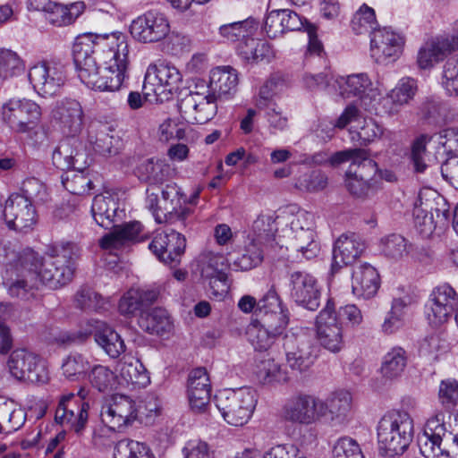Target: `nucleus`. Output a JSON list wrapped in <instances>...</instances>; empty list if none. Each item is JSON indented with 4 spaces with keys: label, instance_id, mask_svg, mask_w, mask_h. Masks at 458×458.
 Wrapping results in <instances>:
<instances>
[{
    "label": "nucleus",
    "instance_id": "3c124183",
    "mask_svg": "<svg viewBox=\"0 0 458 458\" xmlns=\"http://www.w3.org/2000/svg\"><path fill=\"white\" fill-rule=\"evenodd\" d=\"M384 255L391 259L399 260L407 256L412 245L401 234L392 233L381 240Z\"/></svg>",
    "mask_w": 458,
    "mask_h": 458
},
{
    "label": "nucleus",
    "instance_id": "cd10ccee",
    "mask_svg": "<svg viewBox=\"0 0 458 458\" xmlns=\"http://www.w3.org/2000/svg\"><path fill=\"white\" fill-rule=\"evenodd\" d=\"M380 285V277L377 269L369 265H360L354 268L352 278V293L358 297H373Z\"/></svg>",
    "mask_w": 458,
    "mask_h": 458
},
{
    "label": "nucleus",
    "instance_id": "6e6d98bb",
    "mask_svg": "<svg viewBox=\"0 0 458 458\" xmlns=\"http://www.w3.org/2000/svg\"><path fill=\"white\" fill-rule=\"evenodd\" d=\"M247 335L252 346L259 353L266 352L272 345L274 339L277 336L272 334V332L266 330V328L259 326V323H256L255 319L248 327Z\"/></svg>",
    "mask_w": 458,
    "mask_h": 458
},
{
    "label": "nucleus",
    "instance_id": "c85d7f7f",
    "mask_svg": "<svg viewBox=\"0 0 458 458\" xmlns=\"http://www.w3.org/2000/svg\"><path fill=\"white\" fill-rule=\"evenodd\" d=\"M238 74L236 70L230 66L216 67L210 72L208 88L210 95L215 98H227L233 96L237 90Z\"/></svg>",
    "mask_w": 458,
    "mask_h": 458
},
{
    "label": "nucleus",
    "instance_id": "774afa93",
    "mask_svg": "<svg viewBox=\"0 0 458 458\" xmlns=\"http://www.w3.org/2000/svg\"><path fill=\"white\" fill-rule=\"evenodd\" d=\"M442 83L450 96H458V58L444 64Z\"/></svg>",
    "mask_w": 458,
    "mask_h": 458
},
{
    "label": "nucleus",
    "instance_id": "20e7f679",
    "mask_svg": "<svg viewBox=\"0 0 458 458\" xmlns=\"http://www.w3.org/2000/svg\"><path fill=\"white\" fill-rule=\"evenodd\" d=\"M413 436V420L407 411H388L377 423L378 447L386 456L403 454L411 445Z\"/></svg>",
    "mask_w": 458,
    "mask_h": 458
},
{
    "label": "nucleus",
    "instance_id": "13d9d810",
    "mask_svg": "<svg viewBox=\"0 0 458 458\" xmlns=\"http://www.w3.org/2000/svg\"><path fill=\"white\" fill-rule=\"evenodd\" d=\"M89 381L95 389L106 393L115 385V375L107 367L96 365L89 373Z\"/></svg>",
    "mask_w": 458,
    "mask_h": 458
},
{
    "label": "nucleus",
    "instance_id": "6ab92c4d",
    "mask_svg": "<svg viewBox=\"0 0 458 458\" xmlns=\"http://www.w3.org/2000/svg\"><path fill=\"white\" fill-rule=\"evenodd\" d=\"M350 159L352 163L345 175L370 180L376 178L375 175L379 172L376 161L369 158L366 150L360 148L335 152L331 156L330 163L338 165Z\"/></svg>",
    "mask_w": 458,
    "mask_h": 458
},
{
    "label": "nucleus",
    "instance_id": "37998d69",
    "mask_svg": "<svg viewBox=\"0 0 458 458\" xmlns=\"http://www.w3.org/2000/svg\"><path fill=\"white\" fill-rule=\"evenodd\" d=\"M47 255L54 259V261L59 260L57 266H68L72 270V278L74 273V262L81 256V248L73 242H59L47 248Z\"/></svg>",
    "mask_w": 458,
    "mask_h": 458
},
{
    "label": "nucleus",
    "instance_id": "8fccbe9b",
    "mask_svg": "<svg viewBox=\"0 0 458 458\" xmlns=\"http://www.w3.org/2000/svg\"><path fill=\"white\" fill-rule=\"evenodd\" d=\"M258 28L254 20L247 19L242 21L222 25L219 31L222 37L229 41L241 42L249 36H252Z\"/></svg>",
    "mask_w": 458,
    "mask_h": 458
},
{
    "label": "nucleus",
    "instance_id": "680f3d73",
    "mask_svg": "<svg viewBox=\"0 0 458 458\" xmlns=\"http://www.w3.org/2000/svg\"><path fill=\"white\" fill-rule=\"evenodd\" d=\"M332 455L333 458H364L360 445L349 437L336 440L333 445Z\"/></svg>",
    "mask_w": 458,
    "mask_h": 458
},
{
    "label": "nucleus",
    "instance_id": "4be33fe9",
    "mask_svg": "<svg viewBox=\"0 0 458 458\" xmlns=\"http://www.w3.org/2000/svg\"><path fill=\"white\" fill-rule=\"evenodd\" d=\"M352 396L347 391L334 393L327 401L317 405V420H324L325 422L333 424L342 423L350 409Z\"/></svg>",
    "mask_w": 458,
    "mask_h": 458
},
{
    "label": "nucleus",
    "instance_id": "a19ab883",
    "mask_svg": "<svg viewBox=\"0 0 458 458\" xmlns=\"http://www.w3.org/2000/svg\"><path fill=\"white\" fill-rule=\"evenodd\" d=\"M170 167L160 160L144 159L135 169L138 178L150 185L163 183L169 174Z\"/></svg>",
    "mask_w": 458,
    "mask_h": 458
},
{
    "label": "nucleus",
    "instance_id": "4468645a",
    "mask_svg": "<svg viewBox=\"0 0 458 458\" xmlns=\"http://www.w3.org/2000/svg\"><path fill=\"white\" fill-rule=\"evenodd\" d=\"M170 30L165 16L149 11L133 20L130 26L131 36L140 42L153 43L165 38Z\"/></svg>",
    "mask_w": 458,
    "mask_h": 458
},
{
    "label": "nucleus",
    "instance_id": "c03bdc74",
    "mask_svg": "<svg viewBox=\"0 0 458 458\" xmlns=\"http://www.w3.org/2000/svg\"><path fill=\"white\" fill-rule=\"evenodd\" d=\"M431 139L428 134H421L411 144L410 160L416 173L423 174L432 166L433 159L427 151V145Z\"/></svg>",
    "mask_w": 458,
    "mask_h": 458
},
{
    "label": "nucleus",
    "instance_id": "412c9836",
    "mask_svg": "<svg viewBox=\"0 0 458 458\" xmlns=\"http://www.w3.org/2000/svg\"><path fill=\"white\" fill-rule=\"evenodd\" d=\"M403 44V38L386 28L374 30L370 40L371 55L378 63L394 59L400 55Z\"/></svg>",
    "mask_w": 458,
    "mask_h": 458
},
{
    "label": "nucleus",
    "instance_id": "5701e85b",
    "mask_svg": "<svg viewBox=\"0 0 458 458\" xmlns=\"http://www.w3.org/2000/svg\"><path fill=\"white\" fill-rule=\"evenodd\" d=\"M143 225L138 221L114 225L113 231L99 240V246L104 250H118L128 242H142Z\"/></svg>",
    "mask_w": 458,
    "mask_h": 458
},
{
    "label": "nucleus",
    "instance_id": "b1692460",
    "mask_svg": "<svg viewBox=\"0 0 458 458\" xmlns=\"http://www.w3.org/2000/svg\"><path fill=\"white\" fill-rule=\"evenodd\" d=\"M199 266L202 278L209 280L210 286L215 288L221 284V291H225L228 285L226 270L228 264L224 256L213 252H204L199 258Z\"/></svg>",
    "mask_w": 458,
    "mask_h": 458
},
{
    "label": "nucleus",
    "instance_id": "864d4df0",
    "mask_svg": "<svg viewBox=\"0 0 458 458\" xmlns=\"http://www.w3.org/2000/svg\"><path fill=\"white\" fill-rule=\"evenodd\" d=\"M118 366L121 377L128 384L144 386L148 382L147 371L140 360H124L121 361Z\"/></svg>",
    "mask_w": 458,
    "mask_h": 458
},
{
    "label": "nucleus",
    "instance_id": "6e6552de",
    "mask_svg": "<svg viewBox=\"0 0 458 458\" xmlns=\"http://www.w3.org/2000/svg\"><path fill=\"white\" fill-rule=\"evenodd\" d=\"M255 316L256 323L277 336L283 334L289 321L287 310L282 307L281 300L273 287L258 301Z\"/></svg>",
    "mask_w": 458,
    "mask_h": 458
},
{
    "label": "nucleus",
    "instance_id": "e433bc0d",
    "mask_svg": "<svg viewBox=\"0 0 458 458\" xmlns=\"http://www.w3.org/2000/svg\"><path fill=\"white\" fill-rule=\"evenodd\" d=\"M119 204L117 199L108 192L98 194L94 197L91 212L92 216L102 227L108 228L117 216Z\"/></svg>",
    "mask_w": 458,
    "mask_h": 458
},
{
    "label": "nucleus",
    "instance_id": "c756f323",
    "mask_svg": "<svg viewBox=\"0 0 458 458\" xmlns=\"http://www.w3.org/2000/svg\"><path fill=\"white\" fill-rule=\"evenodd\" d=\"M286 420L300 424H311L315 419V396L300 394L292 398L284 408Z\"/></svg>",
    "mask_w": 458,
    "mask_h": 458
},
{
    "label": "nucleus",
    "instance_id": "5fc2aeb1",
    "mask_svg": "<svg viewBox=\"0 0 458 458\" xmlns=\"http://www.w3.org/2000/svg\"><path fill=\"white\" fill-rule=\"evenodd\" d=\"M23 71V62L14 51L0 48V77L11 78L21 74Z\"/></svg>",
    "mask_w": 458,
    "mask_h": 458
},
{
    "label": "nucleus",
    "instance_id": "69168bd1",
    "mask_svg": "<svg viewBox=\"0 0 458 458\" xmlns=\"http://www.w3.org/2000/svg\"><path fill=\"white\" fill-rule=\"evenodd\" d=\"M123 147V141L120 137L101 133L95 142V150L104 157H113L117 155Z\"/></svg>",
    "mask_w": 458,
    "mask_h": 458
},
{
    "label": "nucleus",
    "instance_id": "2f4dec72",
    "mask_svg": "<svg viewBox=\"0 0 458 458\" xmlns=\"http://www.w3.org/2000/svg\"><path fill=\"white\" fill-rule=\"evenodd\" d=\"M264 225L263 220H258L254 223L253 229L257 239L247 245L242 254L233 261V265L242 271L250 270L261 264L263 260V251L256 242L270 241L273 238L272 233H263L260 232V225Z\"/></svg>",
    "mask_w": 458,
    "mask_h": 458
},
{
    "label": "nucleus",
    "instance_id": "0e129e2a",
    "mask_svg": "<svg viewBox=\"0 0 458 458\" xmlns=\"http://www.w3.org/2000/svg\"><path fill=\"white\" fill-rule=\"evenodd\" d=\"M75 301L78 308L89 311H98L103 304L101 296L89 287L81 288L75 295Z\"/></svg>",
    "mask_w": 458,
    "mask_h": 458
},
{
    "label": "nucleus",
    "instance_id": "052dcab7",
    "mask_svg": "<svg viewBox=\"0 0 458 458\" xmlns=\"http://www.w3.org/2000/svg\"><path fill=\"white\" fill-rule=\"evenodd\" d=\"M135 410L136 420L148 423L155 417L159 415L161 405L157 397L148 395L144 400L139 401L138 403L135 401Z\"/></svg>",
    "mask_w": 458,
    "mask_h": 458
},
{
    "label": "nucleus",
    "instance_id": "dca6fc26",
    "mask_svg": "<svg viewBox=\"0 0 458 458\" xmlns=\"http://www.w3.org/2000/svg\"><path fill=\"white\" fill-rule=\"evenodd\" d=\"M11 375L20 381L44 383L47 377L37 356L24 349L15 350L7 361Z\"/></svg>",
    "mask_w": 458,
    "mask_h": 458
},
{
    "label": "nucleus",
    "instance_id": "c9c22d12",
    "mask_svg": "<svg viewBox=\"0 0 458 458\" xmlns=\"http://www.w3.org/2000/svg\"><path fill=\"white\" fill-rule=\"evenodd\" d=\"M93 335L96 343L110 358L116 359L124 352L125 344L123 340L105 322H96Z\"/></svg>",
    "mask_w": 458,
    "mask_h": 458
},
{
    "label": "nucleus",
    "instance_id": "2eb2a0df",
    "mask_svg": "<svg viewBox=\"0 0 458 458\" xmlns=\"http://www.w3.org/2000/svg\"><path fill=\"white\" fill-rule=\"evenodd\" d=\"M53 121L66 136L77 137L84 124V111L79 101L64 98L55 102L51 111Z\"/></svg>",
    "mask_w": 458,
    "mask_h": 458
},
{
    "label": "nucleus",
    "instance_id": "39448f33",
    "mask_svg": "<svg viewBox=\"0 0 458 458\" xmlns=\"http://www.w3.org/2000/svg\"><path fill=\"white\" fill-rule=\"evenodd\" d=\"M215 400L224 420L232 426L242 427L251 418L258 395L251 387L228 388L219 391Z\"/></svg>",
    "mask_w": 458,
    "mask_h": 458
},
{
    "label": "nucleus",
    "instance_id": "473e14b6",
    "mask_svg": "<svg viewBox=\"0 0 458 458\" xmlns=\"http://www.w3.org/2000/svg\"><path fill=\"white\" fill-rule=\"evenodd\" d=\"M253 372L257 380L263 385L286 383L289 380L288 373L267 352L256 354Z\"/></svg>",
    "mask_w": 458,
    "mask_h": 458
},
{
    "label": "nucleus",
    "instance_id": "7ed1b4c3",
    "mask_svg": "<svg viewBox=\"0 0 458 458\" xmlns=\"http://www.w3.org/2000/svg\"><path fill=\"white\" fill-rule=\"evenodd\" d=\"M445 422V414L429 418L425 426L419 446L426 458H458V416L453 424Z\"/></svg>",
    "mask_w": 458,
    "mask_h": 458
},
{
    "label": "nucleus",
    "instance_id": "0eeeda50",
    "mask_svg": "<svg viewBox=\"0 0 458 458\" xmlns=\"http://www.w3.org/2000/svg\"><path fill=\"white\" fill-rule=\"evenodd\" d=\"M29 80L39 95L53 97L60 92L65 83L64 65L55 61L35 64L29 71Z\"/></svg>",
    "mask_w": 458,
    "mask_h": 458
},
{
    "label": "nucleus",
    "instance_id": "58836bf2",
    "mask_svg": "<svg viewBox=\"0 0 458 458\" xmlns=\"http://www.w3.org/2000/svg\"><path fill=\"white\" fill-rule=\"evenodd\" d=\"M280 12L284 32L303 30L308 33L309 43L305 53V60H307L315 52V25L292 10L280 9Z\"/></svg>",
    "mask_w": 458,
    "mask_h": 458
},
{
    "label": "nucleus",
    "instance_id": "f03ea898",
    "mask_svg": "<svg viewBox=\"0 0 458 458\" xmlns=\"http://www.w3.org/2000/svg\"><path fill=\"white\" fill-rule=\"evenodd\" d=\"M5 257L12 266L15 278L8 285L12 297L29 300L34 291L43 285L57 288L72 281V270L68 266H57L59 260L47 261L32 248L18 251L5 249Z\"/></svg>",
    "mask_w": 458,
    "mask_h": 458
},
{
    "label": "nucleus",
    "instance_id": "f257e3e1",
    "mask_svg": "<svg viewBox=\"0 0 458 458\" xmlns=\"http://www.w3.org/2000/svg\"><path fill=\"white\" fill-rule=\"evenodd\" d=\"M129 45L123 33H84L72 47L73 62L81 81L100 91L118 90L129 65Z\"/></svg>",
    "mask_w": 458,
    "mask_h": 458
},
{
    "label": "nucleus",
    "instance_id": "a211bd4d",
    "mask_svg": "<svg viewBox=\"0 0 458 458\" xmlns=\"http://www.w3.org/2000/svg\"><path fill=\"white\" fill-rule=\"evenodd\" d=\"M89 404L81 400H75L74 394L64 395L56 408L55 420L61 425L69 426L81 435L88 422Z\"/></svg>",
    "mask_w": 458,
    "mask_h": 458
},
{
    "label": "nucleus",
    "instance_id": "f3484780",
    "mask_svg": "<svg viewBox=\"0 0 458 458\" xmlns=\"http://www.w3.org/2000/svg\"><path fill=\"white\" fill-rule=\"evenodd\" d=\"M4 222L9 229L26 233L36 224V209L19 193H13L5 201L3 210Z\"/></svg>",
    "mask_w": 458,
    "mask_h": 458
},
{
    "label": "nucleus",
    "instance_id": "ddd939ff",
    "mask_svg": "<svg viewBox=\"0 0 458 458\" xmlns=\"http://www.w3.org/2000/svg\"><path fill=\"white\" fill-rule=\"evenodd\" d=\"M179 111L182 117L188 123L204 124L216 114V99L214 95L191 91L181 100Z\"/></svg>",
    "mask_w": 458,
    "mask_h": 458
},
{
    "label": "nucleus",
    "instance_id": "7c9ffc66",
    "mask_svg": "<svg viewBox=\"0 0 458 458\" xmlns=\"http://www.w3.org/2000/svg\"><path fill=\"white\" fill-rule=\"evenodd\" d=\"M291 297L294 301L308 310H313L311 306L315 299V277L312 274L295 271L290 276Z\"/></svg>",
    "mask_w": 458,
    "mask_h": 458
},
{
    "label": "nucleus",
    "instance_id": "72a5a7b5",
    "mask_svg": "<svg viewBox=\"0 0 458 458\" xmlns=\"http://www.w3.org/2000/svg\"><path fill=\"white\" fill-rule=\"evenodd\" d=\"M297 342L294 334H285L283 337V346L286 351V360L293 369H296L301 373L310 370L315 362V355L313 354V346L306 345L301 342V347H299L298 352H291V349Z\"/></svg>",
    "mask_w": 458,
    "mask_h": 458
},
{
    "label": "nucleus",
    "instance_id": "4c0bfd02",
    "mask_svg": "<svg viewBox=\"0 0 458 458\" xmlns=\"http://www.w3.org/2000/svg\"><path fill=\"white\" fill-rule=\"evenodd\" d=\"M418 91L417 81L410 77L403 78L396 86L390 90L384 99V106L391 104L390 113H397L399 108L408 105Z\"/></svg>",
    "mask_w": 458,
    "mask_h": 458
},
{
    "label": "nucleus",
    "instance_id": "9b49d317",
    "mask_svg": "<svg viewBox=\"0 0 458 458\" xmlns=\"http://www.w3.org/2000/svg\"><path fill=\"white\" fill-rule=\"evenodd\" d=\"M148 249L158 260L175 267L181 264L185 253L186 238L174 230L162 232L153 238Z\"/></svg>",
    "mask_w": 458,
    "mask_h": 458
},
{
    "label": "nucleus",
    "instance_id": "f704fd0d",
    "mask_svg": "<svg viewBox=\"0 0 458 458\" xmlns=\"http://www.w3.org/2000/svg\"><path fill=\"white\" fill-rule=\"evenodd\" d=\"M138 324L143 331L157 335L170 333L174 327L171 317L163 308H154L141 312Z\"/></svg>",
    "mask_w": 458,
    "mask_h": 458
},
{
    "label": "nucleus",
    "instance_id": "a878e982",
    "mask_svg": "<svg viewBox=\"0 0 458 458\" xmlns=\"http://www.w3.org/2000/svg\"><path fill=\"white\" fill-rule=\"evenodd\" d=\"M161 196L160 209L165 216H168L170 222L178 220L184 223L193 213L192 208L182 205V194L175 183H168L162 188Z\"/></svg>",
    "mask_w": 458,
    "mask_h": 458
},
{
    "label": "nucleus",
    "instance_id": "aec40b11",
    "mask_svg": "<svg viewBox=\"0 0 458 458\" xmlns=\"http://www.w3.org/2000/svg\"><path fill=\"white\" fill-rule=\"evenodd\" d=\"M365 242L354 233H343L335 242L331 274H335L344 265L352 264L364 251Z\"/></svg>",
    "mask_w": 458,
    "mask_h": 458
},
{
    "label": "nucleus",
    "instance_id": "e2e57ef3",
    "mask_svg": "<svg viewBox=\"0 0 458 458\" xmlns=\"http://www.w3.org/2000/svg\"><path fill=\"white\" fill-rule=\"evenodd\" d=\"M156 67L166 95L173 94V92L178 89V85L182 81L181 72L174 65L164 63L156 64Z\"/></svg>",
    "mask_w": 458,
    "mask_h": 458
},
{
    "label": "nucleus",
    "instance_id": "49530a36",
    "mask_svg": "<svg viewBox=\"0 0 458 458\" xmlns=\"http://www.w3.org/2000/svg\"><path fill=\"white\" fill-rule=\"evenodd\" d=\"M371 82L365 73L352 74L340 78L339 95L344 98L359 97L362 98Z\"/></svg>",
    "mask_w": 458,
    "mask_h": 458
},
{
    "label": "nucleus",
    "instance_id": "603ef678",
    "mask_svg": "<svg viewBox=\"0 0 458 458\" xmlns=\"http://www.w3.org/2000/svg\"><path fill=\"white\" fill-rule=\"evenodd\" d=\"M85 169L73 170L72 173L67 171L65 176H62L64 187L74 195H83L89 193L93 188L91 179L85 174Z\"/></svg>",
    "mask_w": 458,
    "mask_h": 458
},
{
    "label": "nucleus",
    "instance_id": "f8f14e48",
    "mask_svg": "<svg viewBox=\"0 0 458 458\" xmlns=\"http://www.w3.org/2000/svg\"><path fill=\"white\" fill-rule=\"evenodd\" d=\"M52 162L62 171L86 169L89 163L85 145L78 137L66 136L54 148Z\"/></svg>",
    "mask_w": 458,
    "mask_h": 458
},
{
    "label": "nucleus",
    "instance_id": "09e8293b",
    "mask_svg": "<svg viewBox=\"0 0 458 458\" xmlns=\"http://www.w3.org/2000/svg\"><path fill=\"white\" fill-rule=\"evenodd\" d=\"M317 341L326 350L333 353L339 352L344 344L342 327H318V321H317Z\"/></svg>",
    "mask_w": 458,
    "mask_h": 458
},
{
    "label": "nucleus",
    "instance_id": "4d7b16f0",
    "mask_svg": "<svg viewBox=\"0 0 458 458\" xmlns=\"http://www.w3.org/2000/svg\"><path fill=\"white\" fill-rule=\"evenodd\" d=\"M20 197L26 199L33 206L44 203L47 199L45 184L35 177L27 178L22 182Z\"/></svg>",
    "mask_w": 458,
    "mask_h": 458
},
{
    "label": "nucleus",
    "instance_id": "bf43d9fd",
    "mask_svg": "<svg viewBox=\"0 0 458 458\" xmlns=\"http://www.w3.org/2000/svg\"><path fill=\"white\" fill-rule=\"evenodd\" d=\"M375 24V12L365 4L355 13L351 21L352 30L358 35L370 32Z\"/></svg>",
    "mask_w": 458,
    "mask_h": 458
},
{
    "label": "nucleus",
    "instance_id": "393cba45",
    "mask_svg": "<svg viewBox=\"0 0 458 458\" xmlns=\"http://www.w3.org/2000/svg\"><path fill=\"white\" fill-rule=\"evenodd\" d=\"M158 296L159 291L156 288H131L120 299L119 311L125 316L140 314L154 304Z\"/></svg>",
    "mask_w": 458,
    "mask_h": 458
},
{
    "label": "nucleus",
    "instance_id": "338daca9",
    "mask_svg": "<svg viewBox=\"0 0 458 458\" xmlns=\"http://www.w3.org/2000/svg\"><path fill=\"white\" fill-rule=\"evenodd\" d=\"M89 368V361L80 353L69 355L62 365L64 375L70 379L84 374Z\"/></svg>",
    "mask_w": 458,
    "mask_h": 458
},
{
    "label": "nucleus",
    "instance_id": "423d86ee",
    "mask_svg": "<svg viewBox=\"0 0 458 458\" xmlns=\"http://www.w3.org/2000/svg\"><path fill=\"white\" fill-rule=\"evenodd\" d=\"M2 119L17 133L34 131L42 119L41 106L27 98H13L2 106Z\"/></svg>",
    "mask_w": 458,
    "mask_h": 458
},
{
    "label": "nucleus",
    "instance_id": "79ce46f5",
    "mask_svg": "<svg viewBox=\"0 0 458 458\" xmlns=\"http://www.w3.org/2000/svg\"><path fill=\"white\" fill-rule=\"evenodd\" d=\"M406 365V352L401 347H394L383 357L380 374L386 380H394L402 375Z\"/></svg>",
    "mask_w": 458,
    "mask_h": 458
},
{
    "label": "nucleus",
    "instance_id": "bb28decb",
    "mask_svg": "<svg viewBox=\"0 0 458 458\" xmlns=\"http://www.w3.org/2000/svg\"><path fill=\"white\" fill-rule=\"evenodd\" d=\"M419 114L421 119L429 123L458 121V110L435 97H428L421 101Z\"/></svg>",
    "mask_w": 458,
    "mask_h": 458
},
{
    "label": "nucleus",
    "instance_id": "a18cd8bd",
    "mask_svg": "<svg viewBox=\"0 0 458 458\" xmlns=\"http://www.w3.org/2000/svg\"><path fill=\"white\" fill-rule=\"evenodd\" d=\"M345 187L348 192L355 199L365 200L374 196L381 188L377 178L370 180L345 175Z\"/></svg>",
    "mask_w": 458,
    "mask_h": 458
},
{
    "label": "nucleus",
    "instance_id": "ea45409f",
    "mask_svg": "<svg viewBox=\"0 0 458 458\" xmlns=\"http://www.w3.org/2000/svg\"><path fill=\"white\" fill-rule=\"evenodd\" d=\"M453 50L443 37L427 42L419 51L418 64L422 69L429 68L434 63L442 60Z\"/></svg>",
    "mask_w": 458,
    "mask_h": 458
},
{
    "label": "nucleus",
    "instance_id": "9d476101",
    "mask_svg": "<svg viewBox=\"0 0 458 458\" xmlns=\"http://www.w3.org/2000/svg\"><path fill=\"white\" fill-rule=\"evenodd\" d=\"M135 401L128 395L115 394L101 409V421L113 431H121L136 420Z\"/></svg>",
    "mask_w": 458,
    "mask_h": 458
},
{
    "label": "nucleus",
    "instance_id": "1a4fd4ad",
    "mask_svg": "<svg viewBox=\"0 0 458 458\" xmlns=\"http://www.w3.org/2000/svg\"><path fill=\"white\" fill-rule=\"evenodd\" d=\"M445 200L436 202L427 200L413 209L414 226L423 237H430L436 230L443 231L449 224L450 213Z\"/></svg>",
    "mask_w": 458,
    "mask_h": 458
},
{
    "label": "nucleus",
    "instance_id": "de8ad7c7",
    "mask_svg": "<svg viewBox=\"0 0 458 458\" xmlns=\"http://www.w3.org/2000/svg\"><path fill=\"white\" fill-rule=\"evenodd\" d=\"M114 458H155V455L145 443L124 438L116 443Z\"/></svg>",
    "mask_w": 458,
    "mask_h": 458
}]
</instances>
